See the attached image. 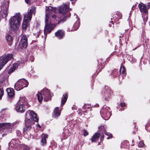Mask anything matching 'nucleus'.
I'll use <instances>...</instances> for the list:
<instances>
[{
    "mask_svg": "<svg viewBox=\"0 0 150 150\" xmlns=\"http://www.w3.org/2000/svg\"><path fill=\"white\" fill-rule=\"evenodd\" d=\"M65 17L66 16L64 15L63 16L61 17L59 19L60 21H62L65 20Z\"/></svg>",
    "mask_w": 150,
    "mask_h": 150,
    "instance_id": "nucleus-32",
    "label": "nucleus"
},
{
    "mask_svg": "<svg viewBox=\"0 0 150 150\" xmlns=\"http://www.w3.org/2000/svg\"><path fill=\"white\" fill-rule=\"evenodd\" d=\"M46 18L45 19V26L44 29V33L45 38L47 37V34L50 33L54 28L55 26L54 24H52L51 23L48 21L49 16L54 12V9L51 7H47L46 9Z\"/></svg>",
    "mask_w": 150,
    "mask_h": 150,
    "instance_id": "nucleus-2",
    "label": "nucleus"
},
{
    "mask_svg": "<svg viewBox=\"0 0 150 150\" xmlns=\"http://www.w3.org/2000/svg\"><path fill=\"white\" fill-rule=\"evenodd\" d=\"M15 69L14 68L12 67H11L10 68L8 71V74H10L15 70Z\"/></svg>",
    "mask_w": 150,
    "mask_h": 150,
    "instance_id": "nucleus-29",
    "label": "nucleus"
},
{
    "mask_svg": "<svg viewBox=\"0 0 150 150\" xmlns=\"http://www.w3.org/2000/svg\"><path fill=\"white\" fill-rule=\"evenodd\" d=\"M138 146L139 147L143 148L144 146V144L143 142L141 141L139 142L138 145Z\"/></svg>",
    "mask_w": 150,
    "mask_h": 150,
    "instance_id": "nucleus-27",
    "label": "nucleus"
},
{
    "mask_svg": "<svg viewBox=\"0 0 150 150\" xmlns=\"http://www.w3.org/2000/svg\"><path fill=\"white\" fill-rule=\"evenodd\" d=\"M56 17L57 16L55 15H53L52 16V18L53 19H55Z\"/></svg>",
    "mask_w": 150,
    "mask_h": 150,
    "instance_id": "nucleus-36",
    "label": "nucleus"
},
{
    "mask_svg": "<svg viewBox=\"0 0 150 150\" xmlns=\"http://www.w3.org/2000/svg\"><path fill=\"white\" fill-rule=\"evenodd\" d=\"M38 119L34 111L29 110L26 112L25 127L23 129L25 134L26 133L27 134H29L31 136V132L34 130L33 125L35 122H38Z\"/></svg>",
    "mask_w": 150,
    "mask_h": 150,
    "instance_id": "nucleus-1",
    "label": "nucleus"
},
{
    "mask_svg": "<svg viewBox=\"0 0 150 150\" xmlns=\"http://www.w3.org/2000/svg\"><path fill=\"white\" fill-rule=\"evenodd\" d=\"M104 132L106 135L108 136L107 137V139H109L112 137V135L110 133L106 132L105 130L104 131Z\"/></svg>",
    "mask_w": 150,
    "mask_h": 150,
    "instance_id": "nucleus-26",
    "label": "nucleus"
},
{
    "mask_svg": "<svg viewBox=\"0 0 150 150\" xmlns=\"http://www.w3.org/2000/svg\"><path fill=\"white\" fill-rule=\"evenodd\" d=\"M42 139L41 140V142L42 145H45L46 143V139L48 137V135L47 134H42L41 135Z\"/></svg>",
    "mask_w": 150,
    "mask_h": 150,
    "instance_id": "nucleus-20",
    "label": "nucleus"
},
{
    "mask_svg": "<svg viewBox=\"0 0 150 150\" xmlns=\"http://www.w3.org/2000/svg\"><path fill=\"white\" fill-rule=\"evenodd\" d=\"M104 137V135H102L101 136L100 139L101 140H103Z\"/></svg>",
    "mask_w": 150,
    "mask_h": 150,
    "instance_id": "nucleus-39",
    "label": "nucleus"
},
{
    "mask_svg": "<svg viewBox=\"0 0 150 150\" xmlns=\"http://www.w3.org/2000/svg\"><path fill=\"white\" fill-rule=\"evenodd\" d=\"M83 132H84L83 134L84 136H86L88 135V133L86 130H84Z\"/></svg>",
    "mask_w": 150,
    "mask_h": 150,
    "instance_id": "nucleus-30",
    "label": "nucleus"
},
{
    "mask_svg": "<svg viewBox=\"0 0 150 150\" xmlns=\"http://www.w3.org/2000/svg\"><path fill=\"white\" fill-rule=\"evenodd\" d=\"M4 95V90L3 89L0 88V99H1L2 96Z\"/></svg>",
    "mask_w": 150,
    "mask_h": 150,
    "instance_id": "nucleus-28",
    "label": "nucleus"
},
{
    "mask_svg": "<svg viewBox=\"0 0 150 150\" xmlns=\"http://www.w3.org/2000/svg\"><path fill=\"white\" fill-rule=\"evenodd\" d=\"M5 134H3L2 135V137H3L4 136H5Z\"/></svg>",
    "mask_w": 150,
    "mask_h": 150,
    "instance_id": "nucleus-43",
    "label": "nucleus"
},
{
    "mask_svg": "<svg viewBox=\"0 0 150 150\" xmlns=\"http://www.w3.org/2000/svg\"><path fill=\"white\" fill-rule=\"evenodd\" d=\"M117 16H118V18L119 19H120L122 16L121 14L120 13H119Z\"/></svg>",
    "mask_w": 150,
    "mask_h": 150,
    "instance_id": "nucleus-33",
    "label": "nucleus"
},
{
    "mask_svg": "<svg viewBox=\"0 0 150 150\" xmlns=\"http://www.w3.org/2000/svg\"><path fill=\"white\" fill-rule=\"evenodd\" d=\"M104 126H101L100 128H99V129H104Z\"/></svg>",
    "mask_w": 150,
    "mask_h": 150,
    "instance_id": "nucleus-40",
    "label": "nucleus"
},
{
    "mask_svg": "<svg viewBox=\"0 0 150 150\" xmlns=\"http://www.w3.org/2000/svg\"><path fill=\"white\" fill-rule=\"evenodd\" d=\"M6 40L8 43V45H11L12 41V38L9 34H6Z\"/></svg>",
    "mask_w": 150,
    "mask_h": 150,
    "instance_id": "nucleus-21",
    "label": "nucleus"
},
{
    "mask_svg": "<svg viewBox=\"0 0 150 150\" xmlns=\"http://www.w3.org/2000/svg\"><path fill=\"white\" fill-rule=\"evenodd\" d=\"M4 4L1 6L0 11V19L6 17L8 15V3L5 2Z\"/></svg>",
    "mask_w": 150,
    "mask_h": 150,
    "instance_id": "nucleus-8",
    "label": "nucleus"
},
{
    "mask_svg": "<svg viewBox=\"0 0 150 150\" xmlns=\"http://www.w3.org/2000/svg\"><path fill=\"white\" fill-rule=\"evenodd\" d=\"M25 35H23L21 38L20 41V45L22 48H26L27 46V38Z\"/></svg>",
    "mask_w": 150,
    "mask_h": 150,
    "instance_id": "nucleus-11",
    "label": "nucleus"
},
{
    "mask_svg": "<svg viewBox=\"0 0 150 150\" xmlns=\"http://www.w3.org/2000/svg\"><path fill=\"white\" fill-rule=\"evenodd\" d=\"M40 150L39 148H37L36 149V150Z\"/></svg>",
    "mask_w": 150,
    "mask_h": 150,
    "instance_id": "nucleus-42",
    "label": "nucleus"
},
{
    "mask_svg": "<svg viewBox=\"0 0 150 150\" xmlns=\"http://www.w3.org/2000/svg\"><path fill=\"white\" fill-rule=\"evenodd\" d=\"M18 67V64H13V67L14 68V69H15V70H16V68H17Z\"/></svg>",
    "mask_w": 150,
    "mask_h": 150,
    "instance_id": "nucleus-31",
    "label": "nucleus"
},
{
    "mask_svg": "<svg viewBox=\"0 0 150 150\" xmlns=\"http://www.w3.org/2000/svg\"><path fill=\"white\" fill-rule=\"evenodd\" d=\"M13 55L10 54H7L6 55L0 57V67L2 68L8 61L13 58Z\"/></svg>",
    "mask_w": 150,
    "mask_h": 150,
    "instance_id": "nucleus-9",
    "label": "nucleus"
},
{
    "mask_svg": "<svg viewBox=\"0 0 150 150\" xmlns=\"http://www.w3.org/2000/svg\"><path fill=\"white\" fill-rule=\"evenodd\" d=\"M138 7L141 12L146 13L147 12V9L146 6L143 3H141L139 4Z\"/></svg>",
    "mask_w": 150,
    "mask_h": 150,
    "instance_id": "nucleus-14",
    "label": "nucleus"
},
{
    "mask_svg": "<svg viewBox=\"0 0 150 150\" xmlns=\"http://www.w3.org/2000/svg\"><path fill=\"white\" fill-rule=\"evenodd\" d=\"M120 72L121 74H122L123 77L125 76V69L123 66L121 67L120 69Z\"/></svg>",
    "mask_w": 150,
    "mask_h": 150,
    "instance_id": "nucleus-23",
    "label": "nucleus"
},
{
    "mask_svg": "<svg viewBox=\"0 0 150 150\" xmlns=\"http://www.w3.org/2000/svg\"><path fill=\"white\" fill-rule=\"evenodd\" d=\"M40 33V30L39 28L36 29L34 33V35L36 37H38L39 36Z\"/></svg>",
    "mask_w": 150,
    "mask_h": 150,
    "instance_id": "nucleus-25",
    "label": "nucleus"
},
{
    "mask_svg": "<svg viewBox=\"0 0 150 150\" xmlns=\"http://www.w3.org/2000/svg\"><path fill=\"white\" fill-rule=\"evenodd\" d=\"M21 19V16L20 13H16L11 17L9 23L11 31H15L19 28Z\"/></svg>",
    "mask_w": 150,
    "mask_h": 150,
    "instance_id": "nucleus-3",
    "label": "nucleus"
},
{
    "mask_svg": "<svg viewBox=\"0 0 150 150\" xmlns=\"http://www.w3.org/2000/svg\"><path fill=\"white\" fill-rule=\"evenodd\" d=\"M146 8L147 10L150 8V2L148 3L147 5Z\"/></svg>",
    "mask_w": 150,
    "mask_h": 150,
    "instance_id": "nucleus-34",
    "label": "nucleus"
},
{
    "mask_svg": "<svg viewBox=\"0 0 150 150\" xmlns=\"http://www.w3.org/2000/svg\"><path fill=\"white\" fill-rule=\"evenodd\" d=\"M61 114V110H60L59 107H56L54 110L53 114V117L57 118Z\"/></svg>",
    "mask_w": 150,
    "mask_h": 150,
    "instance_id": "nucleus-13",
    "label": "nucleus"
},
{
    "mask_svg": "<svg viewBox=\"0 0 150 150\" xmlns=\"http://www.w3.org/2000/svg\"><path fill=\"white\" fill-rule=\"evenodd\" d=\"M120 105L122 107H123L125 105V104L124 103H121L120 104Z\"/></svg>",
    "mask_w": 150,
    "mask_h": 150,
    "instance_id": "nucleus-37",
    "label": "nucleus"
},
{
    "mask_svg": "<svg viewBox=\"0 0 150 150\" xmlns=\"http://www.w3.org/2000/svg\"><path fill=\"white\" fill-rule=\"evenodd\" d=\"M29 21V20H28V19L24 20V18H23V22L22 24L23 32H25L26 31L28 25L27 21Z\"/></svg>",
    "mask_w": 150,
    "mask_h": 150,
    "instance_id": "nucleus-19",
    "label": "nucleus"
},
{
    "mask_svg": "<svg viewBox=\"0 0 150 150\" xmlns=\"http://www.w3.org/2000/svg\"><path fill=\"white\" fill-rule=\"evenodd\" d=\"M30 57L32 59L31 60H30V61L31 62H32L33 61L34 57H33V56H31Z\"/></svg>",
    "mask_w": 150,
    "mask_h": 150,
    "instance_id": "nucleus-38",
    "label": "nucleus"
},
{
    "mask_svg": "<svg viewBox=\"0 0 150 150\" xmlns=\"http://www.w3.org/2000/svg\"><path fill=\"white\" fill-rule=\"evenodd\" d=\"M38 101L39 102L42 101L43 99L45 101H47L50 100L52 97L53 96L52 93H50V91L46 88H43L41 92H38L37 94Z\"/></svg>",
    "mask_w": 150,
    "mask_h": 150,
    "instance_id": "nucleus-4",
    "label": "nucleus"
},
{
    "mask_svg": "<svg viewBox=\"0 0 150 150\" xmlns=\"http://www.w3.org/2000/svg\"><path fill=\"white\" fill-rule=\"evenodd\" d=\"M35 9L36 8L34 6L31 8L29 11L27 13L24 15V19H28V20H30L32 18V14L33 13L34 14H35Z\"/></svg>",
    "mask_w": 150,
    "mask_h": 150,
    "instance_id": "nucleus-10",
    "label": "nucleus"
},
{
    "mask_svg": "<svg viewBox=\"0 0 150 150\" xmlns=\"http://www.w3.org/2000/svg\"><path fill=\"white\" fill-rule=\"evenodd\" d=\"M68 95L67 94L63 95L61 100V105H64L67 99Z\"/></svg>",
    "mask_w": 150,
    "mask_h": 150,
    "instance_id": "nucleus-22",
    "label": "nucleus"
},
{
    "mask_svg": "<svg viewBox=\"0 0 150 150\" xmlns=\"http://www.w3.org/2000/svg\"><path fill=\"white\" fill-rule=\"evenodd\" d=\"M11 126L10 123H0V130L9 127Z\"/></svg>",
    "mask_w": 150,
    "mask_h": 150,
    "instance_id": "nucleus-17",
    "label": "nucleus"
},
{
    "mask_svg": "<svg viewBox=\"0 0 150 150\" xmlns=\"http://www.w3.org/2000/svg\"><path fill=\"white\" fill-rule=\"evenodd\" d=\"M28 84V82L25 79H19L15 83L14 88L15 90L18 91L22 89L23 88L27 86Z\"/></svg>",
    "mask_w": 150,
    "mask_h": 150,
    "instance_id": "nucleus-5",
    "label": "nucleus"
},
{
    "mask_svg": "<svg viewBox=\"0 0 150 150\" xmlns=\"http://www.w3.org/2000/svg\"><path fill=\"white\" fill-rule=\"evenodd\" d=\"M25 100V98H20V101L17 103L15 107V110L17 112H22L25 111V108L24 104L26 102Z\"/></svg>",
    "mask_w": 150,
    "mask_h": 150,
    "instance_id": "nucleus-6",
    "label": "nucleus"
},
{
    "mask_svg": "<svg viewBox=\"0 0 150 150\" xmlns=\"http://www.w3.org/2000/svg\"><path fill=\"white\" fill-rule=\"evenodd\" d=\"M8 96L10 97H13L14 94V90L13 88H8L6 89Z\"/></svg>",
    "mask_w": 150,
    "mask_h": 150,
    "instance_id": "nucleus-16",
    "label": "nucleus"
},
{
    "mask_svg": "<svg viewBox=\"0 0 150 150\" xmlns=\"http://www.w3.org/2000/svg\"><path fill=\"white\" fill-rule=\"evenodd\" d=\"M64 32L62 30H59L55 33V35L59 39L62 38L64 35Z\"/></svg>",
    "mask_w": 150,
    "mask_h": 150,
    "instance_id": "nucleus-18",
    "label": "nucleus"
},
{
    "mask_svg": "<svg viewBox=\"0 0 150 150\" xmlns=\"http://www.w3.org/2000/svg\"><path fill=\"white\" fill-rule=\"evenodd\" d=\"M38 126L39 127H40V125H38Z\"/></svg>",
    "mask_w": 150,
    "mask_h": 150,
    "instance_id": "nucleus-44",
    "label": "nucleus"
},
{
    "mask_svg": "<svg viewBox=\"0 0 150 150\" xmlns=\"http://www.w3.org/2000/svg\"><path fill=\"white\" fill-rule=\"evenodd\" d=\"M101 116L105 120H108L111 116V111L109 107H104L100 111Z\"/></svg>",
    "mask_w": 150,
    "mask_h": 150,
    "instance_id": "nucleus-7",
    "label": "nucleus"
},
{
    "mask_svg": "<svg viewBox=\"0 0 150 150\" xmlns=\"http://www.w3.org/2000/svg\"><path fill=\"white\" fill-rule=\"evenodd\" d=\"M23 150H28V149L27 148H25Z\"/></svg>",
    "mask_w": 150,
    "mask_h": 150,
    "instance_id": "nucleus-41",
    "label": "nucleus"
},
{
    "mask_svg": "<svg viewBox=\"0 0 150 150\" xmlns=\"http://www.w3.org/2000/svg\"><path fill=\"white\" fill-rule=\"evenodd\" d=\"M69 7V5L68 4L67 5L63 4L59 8V11L60 13L65 14L68 11Z\"/></svg>",
    "mask_w": 150,
    "mask_h": 150,
    "instance_id": "nucleus-12",
    "label": "nucleus"
},
{
    "mask_svg": "<svg viewBox=\"0 0 150 150\" xmlns=\"http://www.w3.org/2000/svg\"><path fill=\"white\" fill-rule=\"evenodd\" d=\"M85 105H84L83 106V107H85Z\"/></svg>",
    "mask_w": 150,
    "mask_h": 150,
    "instance_id": "nucleus-46",
    "label": "nucleus"
},
{
    "mask_svg": "<svg viewBox=\"0 0 150 150\" xmlns=\"http://www.w3.org/2000/svg\"><path fill=\"white\" fill-rule=\"evenodd\" d=\"M100 136V134L99 132L96 133L92 136L91 141L92 142H96L98 140Z\"/></svg>",
    "mask_w": 150,
    "mask_h": 150,
    "instance_id": "nucleus-15",
    "label": "nucleus"
},
{
    "mask_svg": "<svg viewBox=\"0 0 150 150\" xmlns=\"http://www.w3.org/2000/svg\"><path fill=\"white\" fill-rule=\"evenodd\" d=\"M79 26V21H77L74 24L73 26V27L74 28V29H73L72 30H71V31H74V30H76L77 29Z\"/></svg>",
    "mask_w": 150,
    "mask_h": 150,
    "instance_id": "nucleus-24",
    "label": "nucleus"
},
{
    "mask_svg": "<svg viewBox=\"0 0 150 150\" xmlns=\"http://www.w3.org/2000/svg\"><path fill=\"white\" fill-rule=\"evenodd\" d=\"M25 1L27 4H30L31 3L30 0H25Z\"/></svg>",
    "mask_w": 150,
    "mask_h": 150,
    "instance_id": "nucleus-35",
    "label": "nucleus"
},
{
    "mask_svg": "<svg viewBox=\"0 0 150 150\" xmlns=\"http://www.w3.org/2000/svg\"><path fill=\"white\" fill-rule=\"evenodd\" d=\"M1 68L0 67V70L1 69Z\"/></svg>",
    "mask_w": 150,
    "mask_h": 150,
    "instance_id": "nucleus-47",
    "label": "nucleus"
},
{
    "mask_svg": "<svg viewBox=\"0 0 150 150\" xmlns=\"http://www.w3.org/2000/svg\"><path fill=\"white\" fill-rule=\"evenodd\" d=\"M59 22H60V21H58V22L57 23L59 24Z\"/></svg>",
    "mask_w": 150,
    "mask_h": 150,
    "instance_id": "nucleus-45",
    "label": "nucleus"
}]
</instances>
